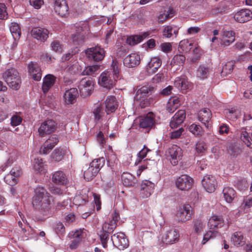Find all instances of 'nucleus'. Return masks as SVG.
<instances>
[{"label":"nucleus","instance_id":"nucleus-1","mask_svg":"<svg viewBox=\"0 0 252 252\" xmlns=\"http://www.w3.org/2000/svg\"><path fill=\"white\" fill-rule=\"evenodd\" d=\"M51 196L45 188L38 186L34 189L32 206L35 209L42 211L44 215H46L51 208Z\"/></svg>","mask_w":252,"mask_h":252},{"label":"nucleus","instance_id":"nucleus-2","mask_svg":"<svg viewBox=\"0 0 252 252\" xmlns=\"http://www.w3.org/2000/svg\"><path fill=\"white\" fill-rule=\"evenodd\" d=\"M154 88L150 86H144L137 90L134 96V101L141 108L148 106L151 103L149 95Z\"/></svg>","mask_w":252,"mask_h":252},{"label":"nucleus","instance_id":"nucleus-3","mask_svg":"<svg viewBox=\"0 0 252 252\" xmlns=\"http://www.w3.org/2000/svg\"><path fill=\"white\" fill-rule=\"evenodd\" d=\"M74 27L75 32L72 35V40L74 44L79 45L85 41L89 33V26L88 23L80 22Z\"/></svg>","mask_w":252,"mask_h":252},{"label":"nucleus","instance_id":"nucleus-4","mask_svg":"<svg viewBox=\"0 0 252 252\" xmlns=\"http://www.w3.org/2000/svg\"><path fill=\"white\" fill-rule=\"evenodd\" d=\"M2 78L9 87L15 90H18L21 83L19 73L14 68L6 70L2 74Z\"/></svg>","mask_w":252,"mask_h":252},{"label":"nucleus","instance_id":"nucleus-5","mask_svg":"<svg viewBox=\"0 0 252 252\" xmlns=\"http://www.w3.org/2000/svg\"><path fill=\"white\" fill-rule=\"evenodd\" d=\"M116 78L114 74L110 71H104L102 72L99 77L98 84L103 88L111 89L114 86Z\"/></svg>","mask_w":252,"mask_h":252},{"label":"nucleus","instance_id":"nucleus-6","mask_svg":"<svg viewBox=\"0 0 252 252\" xmlns=\"http://www.w3.org/2000/svg\"><path fill=\"white\" fill-rule=\"evenodd\" d=\"M57 128V123L52 120L48 119L42 122L38 129V132L41 137L54 132Z\"/></svg>","mask_w":252,"mask_h":252},{"label":"nucleus","instance_id":"nucleus-7","mask_svg":"<svg viewBox=\"0 0 252 252\" xmlns=\"http://www.w3.org/2000/svg\"><path fill=\"white\" fill-rule=\"evenodd\" d=\"M94 82L92 79H82L79 86L80 94L84 97L90 96L94 90Z\"/></svg>","mask_w":252,"mask_h":252},{"label":"nucleus","instance_id":"nucleus-8","mask_svg":"<svg viewBox=\"0 0 252 252\" xmlns=\"http://www.w3.org/2000/svg\"><path fill=\"white\" fill-rule=\"evenodd\" d=\"M167 154L171 164L173 166L177 165L179 161L182 159L183 152L182 149L176 145H173L169 148Z\"/></svg>","mask_w":252,"mask_h":252},{"label":"nucleus","instance_id":"nucleus-9","mask_svg":"<svg viewBox=\"0 0 252 252\" xmlns=\"http://www.w3.org/2000/svg\"><path fill=\"white\" fill-rule=\"evenodd\" d=\"M192 214V209L189 204H185L179 207L176 213V216L178 220L182 222H185L191 219Z\"/></svg>","mask_w":252,"mask_h":252},{"label":"nucleus","instance_id":"nucleus-10","mask_svg":"<svg viewBox=\"0 0 252 252\" xmlns=\"http://www.w3.org/2000/svg\"><path fill=\"white\" fill-rule=\"evenodd\" d=\"M179 234L176 229L169 227L166 229L163 234L162 241L166 244H172L179 240Z\"/></svg>","mask_w":252,"mask_h":252},{"label":"nucleus","instance_id":"nucleus-11","mask_svg":"<svg viewBox=\"0 0 252 252\" xmlns=\"http://www.w3.org/2000/svg\"><path fill=\"white\" fill-rule=\"evenodd\" d=\"M193 179L187 175H182L178 177L176 182V187L181 190H188L192 187Z\"/></svg>","mask_w":252,"mask_h":252},{"label":"nucleus","instance_id":"nucleus-12","mask_svg":"<svg viewBox=\"0 0 252 252\" xmlns=\"http://www.w3.org/2000/svg\"><path fill=\"white\" fill-rule=\"evenodd\" d=\"M111 240L114 246L119 249H124L128 246V241L124 233L120 232L113 234Z\"/></svg>","mask_w":252,"mask_h":252},{"label":"nucleus","instance_id":"nucleus-13","mask_svg":"<svg viewBox=\"0 0 252 252\" xmlns=\"http://www.w3.org/2000/svg\"><path fill=\"white\" fill-rule=\"evenodd\" d=\"M54 9L55 12L61 17H65L69 13V8L65 0H55Z\"/></svg>","mask_w":252,"mask_h":252},{"label":"nucleus","instance_id":"nucleus-14","mask_svg":"<svg viewBox=\"0 0 252 252\" xmlns=\"http://www.w3.org/2000/svg\"><path fill=\"white\" fill-rule=\"evenodd\" d=\"M155 124V115L152 112L148 113L142 117L139 121V126L141 128L150 129Z\"/></svg>","mask_w":252,"mask_h":252},{"label":"nucleus","instance_id":"nucleus-15","mask_svg":"<svg viewBox=\"0 0 252 252\" xmlns=\"http://www.w3.org/2000/svg\"><path fill=\"white\" fill-rule=\"evenodd\" d=\"M202 186L208 192H213L216 189L217 183L215 177L212 175H206L202 180Z\"/></svg>","mask_w":252,"mask_h":252},{"label":"nucleus","instance_id":"nucleus-16","mask_svg":"<svg viewBox=\"0 0 252 252\" xmlns=\"http://www.w3.org/2000/svg\"><path fill=\"white\" fill-rule=\"evenodd\" d=\"M85 52L89 58L96 62L102 60L105 55L103 48H87Z\"/></svg>","mask_w":252,"mask_h":252},{"label":"nucleus","instance_id":"nucleus-17","mask_svg":"<svg viewBox=\"0 0 252 252\" xmlns=\"http://www.w3.org/2000/svg\"><path fill=\"white\" fill-rule=\"evenodd\" d=\"M119 219V214L116 211L112 214V219L109 222H105L102 226L104 232L112 233L117 227V222Z\"/></svg>","mask_w":252,"mask_h":252},{"label":"nucleus","instance_id":"nucleus-18","mask_svg":"<svg viewBox=\"0 0 252 252\" xmlns=\"http://www.w3.org/2000/svg\"><path fill=\"white\" fill-rule=\"evenodd\" d=\"M79 95L78 90L75 88H72L67 90L64 93L63 99L66 104H72L76 101Z\"/></svg>","mask_w":252,"mask_h":252},{"label":"nucleus","instance_id":"nucleus-19","mask_svg":"<svg viewBox=\"0 0 252 252\" xmlns=\"http://www.w3.org/2000/svg\"><path fill=\"white\" fill-rule=\"evenodd\" d=\"M140 63V56L136 53L129 54L124 60V65L128 68L134 67L138 65Z\"/></svg>","mask_w":252,"mask_h":252},{"label":"nucleus","instance_id":"nucleus-20","mask_svg":"<svg viewBox=\"0 0 252 252\" xmlns=\"http://www.w3.org/2000/svg\"><path fill=\"white\" fill-rule=\"evenodd\" d=\"M234 18L239 23H245L251 19L252 12L248 9H243L237 12L235 14Z\"/></svg>","mask_w":252,"mask_h":252},{"label":"nucleus","instance_id":"nucleus-21","mask_svg":"<svg viewBox=\"0 0 252 252\" xmlns=\"http://www.w3.org/2000/svg\"><path fill=\"white\" fill-rule=\"evenodd\" d=\"M58 138L57 136H51L44 142L42 146L40 148V152L44 154L49 153L58 143Z\"/></svg>","mask_w":252,"mask_h":252},{"label":"nucleus","instance_id":"nucleus-22","mask_svg":"<svg viewBox=\"0 0 252 252\" xmlns=\"http://www.w3.org/2000/svg\"><path fill=\"white\" fill-rule=\"evenodd\" d=\"M155 184L149 181H143L141 185L140 193L143 198L149 197L153 192Z\"/></svg>","mask_w":252,"mask_h":252},{"label":"nucleus","instance_id":"nucleus-23","mask_svg":"<svg viewBox=\"0 0 252 252\" xmlns=\"http://www.w3.org/2000/svg\"><path fill=\"white\" fill-rule=\"evenodd\" d=\"M186 112L184 110H179L172 118L170 123L171 127L172 128H174L181 125L184 122L186 118Z\"/></svg>","mask_w":252,"mask_h":252},{"label":"nucleus","instance_id":"nucleus-24","mask_svg":"<svg viewBox=\"0 0 252 252\" xmlns=\"http://www.w3.org/2000/svg\"><path fill=\"white\" fill-rule=\"evenodd\" d=\"M9 30L14 40L12 47H16L18 45L17 41L21 36V28L17 23L12 22L9 27Z\"/></svg>","mask_w":252,"mask_h":252},{"label":"nucleus","instance_id":"nucleus-25","mask_svg":"<svg viewBox=\"0 0 252 252\" xmlns=\"http://www.w3.org/2000/svg\"><path fill=\"white\" fill-rule=\"evenodd\" d=\"M212 117V113L210 109L204 108L200 110L198 113V118L199 121L203 124L207 128L209 126V121Z\"/></svg>","mask_w":252,"mask_h":252},{"label":"nucleus","instance_id":"nucleus-26","mask_svg":"<svg viewBox=\"0 0 252 252\" xmlns=\"http://www.w3.org/2000/svg\"><path fill=\"white\" fill-rule=\"evenodd\" d=\"M49 31L44 28H34L32 31V35L34 38L41 42H44L48 38Z\"/></svg>","mask_w":252,"mask_h":252},{"label":"nucleus","instance_id":"nucleus-27","mask_svg":"<svg viewBox=\"0 0 252 252\" xmlns=\"http://www.w3.org/2000/svg\"><path fill=\"white\" fill-rule=\"evenodd\" d=\"M52 181L55 184L59 185H65L68 180L66 174L63 171H57L55 172L52 175Z\"/></svg>","mask_w":252,"mask_h":252},{"label":"nucleus","instance_id":"nucleus-28","mask_svg":"<svg viewBox=\"0 0 252 252\" xmlns=\"http://www.w3.org/2000/svg\"><path fill=\"white\" fill-rule=\"evenodd\" d=\"M29 72L32 76V78L35 81H39L41 78V71L39 66L36 63L31 62L28 64Z\"/></svg>","mask_w":252,"mask_h":252},{"label":"nucleus","instance_id":"nucleus-29","mask_svg":"<svg viewBox=\"0 0 252 252\" xmlns=\"http://www.w3.org/2000/svg\"><path fill=\"white\" fill-rule=\"evenodd\" d=\"M174 85L177 88L181 91L190 89L191 87V83L188 81L185 76L177 77L174 81Z\"/></svg>","mask_w":252,"mask_h":252},{"label":"nucleus","instance_id":"nucleus-30","mask_svg":"<svg viewBox=\"0 0 252 252\" xmlns=\"http://www.w3.org/2000/svg\"><path fill=\"white\" fill-rule=\"evenodd\" d=\"M118 106L116 98L114 96H109L105 100L106 112L107 114L114 112Z\"/></svg>","mask_w":252,"mask_h":252},{"label":"nucleus","instance_id":"nucleus-31","mask_svg":"<svg viewBox=\"0 0 252 252\" xmlns=\"http://www.w3.org/2000/svg\"><path fill=\"white\" fill-rule=\"evenodd\" d=\"M149 33L148 32H143L140 35H132L126 38V43L130 46H134L140 43L144 39L148 37Z\"/></svg>","mask_w":252,"mask_h":252},{"label":"nucleus","instance_id":"nucleus-32","mask_svg":"<svg viewBox=\"0 0 252 252\" xmlns=\"http://www.w3.org/2000/svg\"><path fill=\"white\" fill-rule=\"evenodd\" d=\"M224 220L221 216H213L209 220L208 225L210 229L220 228L223 225Z\"/></svg>","mask_w":252,"mask_h":252},{"label":"nucleus","instance_id":"nucleus-33","mask_svg":"<svg viewBox=\"0 0 252 252\" xmlns=\"http://www.w3.org/2000/svg\"><path fill=\"white\" fill-rule=\"evenodd\" d=\"M161 65V61L160 59L154 57L151 59L147 66V71L149 73H154L156 72Z\"/></svg>","mask_w":252,"mask_h":252},{"label":"nucleus","instance_id":"nucleus-34","mask_svg":"<svg viewBox=\"0 0 252 252\" xmlns=\"http://www.w3.org/2000/svg\"><path fill=\"white\" fill-rule=\"evenodd\" d=\"M56 78L52 74H48L43 79L42 90L44 93H47L52 87L56 81Z\"/></svg>","mask_w":252,"mask_h":252},{"label":"nucleus","instance_id":"nucleus-35","mask_svg":"<svg viewBox=\"0 0 252 252\" xmlns=\"http://www.w3.org/2000/svg\"><path fill=\"white\" fill-rule=\"evenodd\" d=\"M237 134L240 139L249 147L252 148V139L249 136L246 127H242L238 131Z\"/></svg>","mask_w":252,"mask_h":252},{"label":"nucleus","instance_id":"nucleus-36","mask_svg":"<svg viewBox=\"0 0 252 252\" xmlns=\"http://www.w3.org/2000/svg\"><path fill=\"white\" fill-rule=\"evenodd\" d=\"M231 242L235 246H242L245 244V239L241 232H235L231 235Z\"/></svg>","mask_w":252,"mask_h":252},{"label":"nucleus","instance_id":"nucleus-37","mask_svg":"<svg viewBox=\"0 0 252 252\" xmlns=\"http://www.w3.org/2000/svg\"><path fill=\"white\" fill-rule=\"evenodd\" d=\"M179 98L177 96L171 97L167 104L166 109L170 113L174 112L180 106Z\"/></svg>","mask_w":252,"mask_h":252},{"label":"nucleus","instance_id":"nucleus-38","mask_svg":"<svg viewBox=\"0 0 252 252\" xmlns=\"http://www.w3.org/2000/svg\"><path fill=\"white\" fill-rule=\"evenodd\" d=\"M210 68L204 65H201L197 70L196 76L200 79L207 78L210 74Z\"/></svg>","mask_w":252,"mask_h":252},{"label":"nucleus","instance_id":"nucleus-39","mask_svg":"<svg viewBox=\"0 0 252 252\" xmlns=\"http://www.w3.org/2000/svg\"><path fill=\"white\" fill-rule=\"evenodd\" d=\"M122 180L125 186H132L135 184V177L129 173H124L122 175Z\"/></svg>","mask_w":252,"mask_h":252},{"label":"nucleus","instance_id":"nucleus-40","mask_svg":"<svg viewBox=\"0 0 252 252\" xmlns=\"http://www.w3.org/2000/svg\"><path fill=\"white\" fill-rule=\"evenodd\" d=\"M223 194L225 201L228 203H231L235 197V191L230 187L224 188L223 189Z\"/></svg>","mask_w":252,"mask_h":252},{"label":"nucleus","instance_id":"nucleus-41","mask_svg":"<svg viewBox=\"0 0 252 252\" xmlns=\"http://www.w3.org/2000/svg\"><path fill=\"white\" fill-rule=\"evenodd\" d=\"M223 43L225 46L229 45L230 43H232L235 40V32L232 31H224L223 33Z\"/></svg>","mask_w":252,"mask_h":252},{"label":"nucleus","instance_id":"nucleus-42","mask_svg":"<svg viewBox=\"0 0 252 252\" xmlns=\"http://www.w3.org/2000/svg\"><path fill=\"white\" fill-rule=\"evenodd\" d=\"M178 32V30L175 27L172 26H167L164 27L163 31V35L167 38H169L174 33L175 35H177Z\"/></svg>","mask_w":252,"mask_h":252},{"label":"nucleus","instance_id":"nucleus-43","mask_svg":"<svg viewBox=\"0 0 252 252\" xmlns=\"http://www.w3.org/2000/svg\"><path fill=\"white\" fill-rule=\"evenodd\" d=\"M88 201V196L86 194L76 195L73 199V202L76 205H83Z\"/></svg>","mask_w":252,"mask_h":252},{"label":"nucleus","instance_id":"nucleus-44","mask_svg":"<svg viewBox=\"0 0 252 252\" xmlns=\"http://www.w3.org/2000/svg\"><path fill=\"white\" fill-rule=\"evenodd\" d=\"M105 163V159L103 158H96L91 162L90 166L94 169L97 170L98 172L101 167L103 166Z\"/></svg>","mask_w":252,"mask_h":252},{"label":"nucleus","instance_id":"nucleus-45","mask_svg":"<svg viewBox=\"0 0 252 252\" xmlns=\"http://www.w3.org/2000/svg\"><path fill=\"white\" fill-rule=\"evenodd\" d=\"M189 130L193 135L200 136L203 134V130L200 126L193 124L188 127Z\"/></svg>","mask_w":252,"mask_h":252},{"label":"nucleus","instance_id":"nucleus-46","mask_svg":"<svg viewBox=\"0 0 252 252\" xmlns=\"http://www.w3.org/2000/svg\"><path fill=\"white\" fill-rule=\"evenodd\" d=\"M97 173L98 172H97L96 169H94L90 166L89 167L84 171V177L86 181H90L92 180Z\"/></svg>","mask_w":252,"mask_h":252},{"label":"nucleus","instance_id":"nucleus-47","mask_svg":"<svg viewBox=\"0 0 252 252\" xmlns=\"http://www.w3.org/2000/svg\"><path fill=\"white\" fill-rule=\"evenodd\" d=\"M65 154V151L63 149H56L52 153V158L57 161H61Z\"/></svg>","mask_w":252,"mask_h":252},{"label":"nucleus","instance_id":"nucleus-48","mask_svg":"<svg viewBox=\"0 0 252 252\" xmlns=\"http://www.w3.org/2000/svg\"><path fill=\"white\" fill-rule=\"evenodd\" d=\"M234 62L231 61L228 62L222 67L221 73L223 75L231 73L233 69Z\"/></svg>","mask_w":252,"mask_h":252},{"label":"nucleus","instance_id":"nucleus-49","mask_svg":"<svg viewBox=\"0 0 252 252\" xmlns=\"http://www.w3.org/2000/svg\"><path fill=\"white\" fill-rule=\"evenodd\" d=\"M207 146L202 140L198 141L195 145V150L198 154H204L207 150Z\"/></svg>","mask_w":252,"mask_h":252},{"label":"nucleus","instance_id":"nucleus-50","mask_svg":"<svg viewBox=\"0 0 252 252\" xmlns=\"http://www.w3.org/2000/svg\"><path fill=\"white\" fill-rule=\"evenodd\" d=\"M202 53L201 48H193L192 55L189 57L190 61L192 63L196 62L200 58Z\"/></svg>","mask_w":252,"mask_h":252},{"label":"nucleus","instance_id":"nucleus-51","mask_svg":"<svg viewBox=\"0 0 252 252\" xmlns=\"http://www.w3.org/2000/svg\"><path fill=\"white\" fill-rule=\"evenodd\" d=\"M34 168L39 172H45L44 164L42 159L36 158L34 159Z\"/></svg>","mask_w":252,"mask_h":252},{"label":"nucleus","instance_id":"nucleus-52","mask_svg":"<svg viewBox=\"0 0 252 252\" xmlns=\"http://www.w3.org/2000/svg\"><path fill=\"white\" fill-rule=\"evenodd\" d=\"M99 66L94 65L86 67L83 71L82 74L83 75H92L96 71L99 69Z\"/></svg>","mask_w":252,"mask_h":252},{"label":"nucleus","instance_id":"nucleus-53","mask_svg":"<svg viewBox=\"0 0 252 252\" xmlns=\"http://www.w3.org/2000/svg\"><path fill=\"white\" fill-rule=\"evenodd\" d=\"M93 114L95 120L98 121L101 118L103 114V107L101 104H97L95 106L93 110Z\"/></svg>","mask_w":252,"mask_h":252},{"label":"nucleus","instance_id":"nucleus-54","mask_svg":"<svg viewBox=\"0 0 252 252\" xmlns=\"http://www.w3.org/2000/svg\"><path fill=\"white\" fill-rule=\"evenodd\" d=\"M219 235V233L216 231H209L207 232L204 235L202 241V244L204 245L208 241L211 239L215 238Z\"/></svg>","mask_w":252,"mask_h":252},{"label":"nucleus","instance_id":"nucleus-55","mask_svg":"<svg viewBox=\"0 0 252 252\" xmlns=\"http://www.w3.org/2000/svg\"><path fill=\"white\" fill-rule=\"evenodd\" d=\"M83 236V230L81 229L76 230L75 231H72L68 234L69 238L79 239L80 241H81Z\"/></svg>","mask_w":252,"mask_h":252},{"label":"nucleus","instance_id":"nucleus-56","mask_svg":"<svg viewBox=\"0 0 252 252\" xmlns=\"http://www.w3.org/2000/svg\"><path fill=\"white\" fill-rule=\"evenodd\" d=\"M205 227L204 223L201 220H196L194 222L193 229L197 233L201 232Z\"/></svg>","mask_w":252,"mask_h":252},{"label":"nucleus","instance_id":"nucleus-57","mask_svg":"<svg viewBox=\"0 0 252 252\" xmlns=\"http://www.w3.org/2000/svg\"><path fill=\"white\" fill-rule=\"evenodd\" d=\"M126 54V51L124 48H117L114 51L112 58L113 59H116L117 60V58L123 57Z\"/></svg>","mask_w":252,"mask_h":252},{"label":"nucleus","instance_id":"nucleus-58","mask_svg":"<svg viewBox=\"0 0 252 252\" xmlns=\"http://www.w3.org/2000/svg\"><path fill=\"white\" fill-rule=\"evenodd\" d=\"M22 118L17 114L13 115L10 119V125L12 126L19 125L22 122Z\"/></svg>","mask_w":252,"mask_h":252},{"label":"nucleus","instance_id":"nucleus-59","mask_svg":"<svg viewBox=\"0 0 252 252\" xmlns=\"http://www.w3.org/2000/svg\"><path fill=\"white\" fill-rule=\"evenodd\" d=\"M111 67V69H113L112 73L115 77L118 78L119 73V68L118 67V61L116 59H113Z\"/></svg>","mask_w":252,"mask_h":252},{"label":"nucleus","instance_id":"nucleus-60","mask_svg":"<svg viewBox=\"0 0 252 252\" xmlns=\"http://www.w3.org/2000/svg\"><path fill=\"white\" fill-rule=\"evenodd\" d=\"M196 46H198L196 43H195L191 39H184L182 40L179 43V47H188V46L196 47Z\"/></svg>","mask_w":252,"mask_h":252},{"label":"nucleus","instance_id":"nucleus-61","mask_svg":"<svg viewBox=\"0 0 252 252\" xmlns=\"http://www.w3.org/2000/svg\"><path fill=\"white\" fill-rule=\"evenodd\" d=\"M109 233H110L104 232V231L102 230V233L100 235V241L104 248H106L107 247V241Z\"/></svg>","mask_w":252,"mask_h":252},{"label":"nucleus","instance_id":"nucleus-62","mask_svg":"<svg viewBox=\"0 0 252 252\" xmlns=\"http://www.w3.org/2000/svg\"><path fill=\"white\" fill-rule=\"evenodd\" d=\"M8 17L6 7L4 3H0V19H5Z\"/></svg>","mask_w":252,"mask_h":252},{"label":"nucleus","instance_id":"nucleus-63","mask_svg":"<svg viewBox=\"0 0 252 252\" xmlns=\"http://www.w3.org/2000/svg\"><path fill=\"white\" fill-rule=\"evenodd\" d=\"M5 182L10 186H13L17 183V179L8 174L4 178Z\"/></svg>","mask_w":252,"mask_h":252},{"label":"nucleus","instance_id":"nucleus-64","mask_svg":"<svg viewBox=\"0 0 252 252\" xmlns=\"http://www.w3.org/2000/svg\"><path fill=\"white\" fill-rule=\"evenodd\" d=\"M54 229L58 234H62L64 232L65 227L62 223L59 222L54 226Z\"/></svg>","mask_w":252,"mask_h":252}]
</instances>
